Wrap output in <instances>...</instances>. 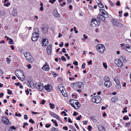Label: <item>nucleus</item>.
<instances>
[{
    "label": "nucleus",
    "instance_id": "nucleus-1",
    "mask_svg": "<svg viewBox=\"0 0 131 131\" xmlns=\"http://www.w3.org/2000/svg\"><path fill=\"white\" fill-rule=\"evenodd\" d=\"M83 84L81 82H77L72 83L71 85V87L75 90H77L78 92L80 93L83 88Z\"/></svg>",
    "mask_w": 131,
    "mask_h": 131
},
{
    "label": "nucleus",
    "instance_id": "nucleus-2",
    "mask_svg": "<svg viewBox=\"0 0 131 131\" xmlns=\"http://www.w3.org/2000/svg\"><path fill=\"white\" fill-rule=\"evenodd\" d=\"M69 103L72 106L76 109H79L80 107V104L76 100L71 99L69 101Z\"/></svg>",
    "mask_w": 131,
    "mask_h": 131
},
{
    "label": "nucleus",
    "instance_id": "nucleus-3",
    "mask_svg": "<svg viewBox=\"0 0 131 131\" xmlns=\"http://www.w3.org/2000/svg\"><path fill=\"white\" fill-rule=\"evenodd\" d=\"M16 75L18 78L21 81L25 80V76L23 72L21 70H16L15 72Z\"/></svg>",
    "mask_w": 131,
    "mask_h": 131
},
{
    "label": "nucleus",
    "instance_id": "nucleus-4",
    "mask_svg": "<svg viewBox=\"0 0 131 131\" xmlns=\"http://www.w3.org/2000/svg\"><path fill=\"white\" fill-rule=\"evenodd\" d=\"M34 32L32 34L31 39L32 40L35 41L37 40L39 37V30L38 28L34 30Z\"/></svg>",
    "mask_w": 131,
    "mask_h": 131
},
{
    "label": "nucleus",
    "instance_id": "nucleus-5",
    "mask_svg": "<svg viewBox=\"0 0 131 131\" xmlns=\"http://www.w3.org/2000/svg\"><path fill=\"white\" fill-rule=\"evenodd\" d=\"M96 50L99 53H103L105 50V47L103 45L99 44L97 46Z\"/></svg>",
    "mask_w": 131,
    "mask_h": 131
},
{
    "label": "nucleus",
    "instance_id": "nucleus-6",
    "mask_svg": "<svg viewBox=\"0 0 131 131\" xmlns=\"http://www.w3.org/2000/svg\"><path fill=\"white\" fill-rule=\"evenodd\" d=\"M104 80L105 81L104 85L105 86L107 87H109L112 86V82L110 81V78L108 77L105 76L104 78Z\"/></svg>",
    "mask_w": 131,
    "mask_h": 131
},
{
    "label": "nucleus",
    "instance_id": "nucleus-7",
    "mask_svg": "<svg viewBox=\"0 0 131 131\" xmlns=\"http://www.w3.org/2000/svg\"><path fill=\"white\" fill-rule=\"evenodd\" d=\"M24 55L26 59L28 60L29 62L31 63L34 62L33 58L28 52H25Z\"/></svg>",
    "mask_w": 131,
    "mask_h": 131
},
{
    "label": "nucleus",
    "instance_id": "nucleus-8",
    "mask_svg": "<svg viewBox=\"0 0 131 131\" xmlns=\"http://www.w3.org/2000/svg\"><path fill=\"white\" fill-rule=\"evenodd\" d=\"M93 102L96 103H100L101 101V99L100 96L97 95L93 96L92 99Z\"/></svg>",
    "mask_w": 131,
    "mask_h": 131
},
{
    "label": "nucleus",
    "instance_id": "nucleus-9",
    "mask_svg": "<svg viewBox=\"0 0 131 131\" xmlns=\"http://www.w3.org/2000/svg\"><path fill=\"white\" fill-rule=\"evenodd\" d=\"M100 25V23L96 19L93 18L92 19L91 25L92 27H95V26H98Z\"/></svg>",
    "mask_w": 131,
    "mask_h": 131
},
{
    "label": "nucleus",
    "instance_id": "nucleus-10",
    "mask_svg": "<svg viewBox=\"0 0 131 131\" xmlns=\"http://www.w3.org/2000/svg\"><path fill=\"white\" fill-rule=\"evenodd\" d=\"M2 123L5 125H8V124H11L10 121L8 118L6 117H4L2 118Z\"/></svg>",
    "mask_w": 131,
    "mask_h": 131
},
{
    "label": "nucleus",
    "instance_id": "nucleus-11",
    "mask_svg": "<svg viewBox=\"0 0 131 131\" xmlns=\"http://www.w3.org/2000/svg\"><path fill=\"white\" fill-rule=\"evenodd\" d=\"M114 62L118 67L122 68L123 66V63L119 59H116L115 60Z\"/></svg>",
    "mask_w": 131,
    "mask_h": 131
},
{
    "label": "nucleus",
    "instance_id": "nucleus-12",
    "mask_svg": "<svg viewBox=\"0 0 131 131\" xmlns=\"http://www.w3.org/2000/svg\"><path fill=\"white\" fill-rule=\"evenodd\" d=\"M35 86L39 91H41L43 89V86L42 84L40 83H36L35 84Z\"/></svg>",
    "mask_w": 131,
    "mask_h": 131
},
{
    "label": "nucleus",
    "instance_id": "nucleus-13",
    "mask_svg": "<svg viewBox=\"0 0 131 131\" xmlns=\"http://www.w3.org/2000/svg\"><path fill=\"white\" fill-rule=\"evenodd\" d=\"M43 88L48 92H50L52 89L51 86L49 84L43 86Z\"/></svg>",
    "mask_w": 131,
    "mask_h": 131
},
{
    "label": "nucleus",
    "instance_id": "nucleus-14",
    "mask_svg": "<svg viewBox=\"0 0 131 131\" xmlns=\"http://www.w3.org/2000/svg\"><path fill=\"white\" fill-rule=\"evenodd\" d=\"M60 91H61L62 95L66 97L67 96V94L66 93V90L65 89H63V87H61L60 88H59Z\"/></svg>",
    "mask_w": 131,
    "mask_h": 131
},
{
    "label": "nucleus",
    "instance_id": "nucleus-15",
    "mask_svg": "<svg viewBox=\"0 0 131 131\" xmlns=\"http://www.w3.org/2000/svg\"><path fill=\"white\" fill-rule=\"evenodd\" d=\"M52 45L50 44L47 49V52L48 55L51 54V53Z\"/></svg>",
    "mask_w": 131,
    "mask_h": 131
},
{
    "label": "nucleus",
    "instance_id": "nucleus-16",
    "mask_svg": "<svg viewBox=\"0 0 131 131\" xmlns=\"http://www.w3.org/2000/svg\"><path fill=\"white\" fill-rule=\"evenodd\" d=\"M42 45L43 46H46L48 44V39L44 38L42 40Z\"/></svg>",
    "mask_w": 131,
    "mask_h": 131
},
{
    "label": "nucleus",
    "instance_id": "nucleus-17",
    "mask_svg": "<svg viewBox=\"0 0 131 131\" xmlns=\"http://www.w3.org/2000/svg\"><path fill=\"white\" fill-rule=\"evenodd\" d=\"M42 69L45 71H48L49 69V66L48 64L46 62V64L42 68Z\"/></svg>",
    "mask_w": 131,
    "mask_h": 131
},
{
    "label": "nucleus",
    "instance_id": "nucleus-18",
    "mask_svg": "<svg viewBox=\"0 0 131 131\" xmlns=\"http://www.w3.org/2000/svg\"><path fill=\"white\" fill-rule=\"evenodd\" d=\"M12 14L13 16H16L17 14V8L15 7H14L13 8L12 12Z\"/></svg>",
    "mask_w": 131,
    "mask_h": 131
},
{
    "label": "nucleus",
    "instance_id": "nucleus-19",
    "mask_svg": "<svg viewBox=\"0 0 131 131\" xmlns=\"http://www.w3.org/2000/svg\"><path fill=\"white\" fill-rule=\"evenodd\" d=\"M125 49L127 51L131 52V46L128 44H126Z\"/></svg>",
    "mask_w": 131,
    "mask_h": 131
},
{
    "label": "nucleus",
    "instance_id": "nucleus-20",
    "mask_svg": "<svg viewBox=\"0 0 131 131\" xmlns=\"http://www.w3.org/2000/svg\"><path fill=\"white\" fill-rule=\"evenodd\" d=\"M99 10L102 14L103 15V16L105 18H107L108 17V14L107 13H106V12H105V11H104L105 12V13L104 12L102 11V10H103V9H100Z\"/></svg>",
    "mask_w": 131,
    "mask_h": 131
},
{
    "label": "nucleus",
    "instance_id": "nucleus-21",
    "mask_svg": "<svg viewBox=\"0 0 131 131\" xmlns=\"http://www.w3.org/2000/svg\"><path fill=\"white\" fill-rule=\"evenodd\" d=\"M119 60L121 61H122L124 62H126V59L125 56L124 55H122L121 56L119 57Z\"/></svg>",
    "mask_w": 131,
    "mask_h": 131
},
{
    "label": "nucleus",
    "instance_id": "nucleus-22",
    "mask_svg": "<svg viewBox=\"0 0 131 131\" xmlns=\"http://www.w3.org/2000/svg\"><path fill=\"white\" fill-rule=\"evenodd\" d=\"M115 88L116 89L120 90L121 88V86L120 83L116 84L115 85Z\"/></svg>",
    "mask_w": 131,
    "mask_h": 131
},
{
    "label": "nucleus",
    "instance_id": "nucleus-23",
    "mask_svg": "<svg viewBox=\"0 0 131 131\" xmlns=\"http://www.w3.org/2000/svg\"><path fill=\"white\" fill-rule=\"evenodd\" d=\"M113 80L115 82L116 84L120 83L119 81L117 78L116 77L114 78Z\"/></svg>",
    "mask_w": 131,
    "mask_h": 131
},
{
    "label": "nucleus",
    "instance_id": "nucleus-24",
    "mask_svg": "<svg viewBox=\"0 0 131 131\" xmlns=\"http://www.w3.org/2000/svg\"><path fill=\"white\" fill-rule=\"evenodd\" d=\"M42 30L43 32L44 33H46L48 32V29L46 27H43Z\"/></svg>",
    "mask_w": 131,
    "mask_h": 131
},
{
    "label": "nucleus",
    "instance_id": "nucleus-25",
    "mask_svg": "<svg viewBox=\"0 0 131 131\" xmlns=\"http://www.w3.org/2000/svg\"><path fill=\"white\" fill-rule=\"evenodd\" d=\"M54 15L57 17H60V14L58 13V12L57 11H56V12L54 13Z\"/></svg>",
    "mask_w": 131,
    "mask_h": 131
},
{
    "label": "nucleus",
    "instance_id": "nucleus-26",
    "mask_svg": "<svg viewBox=\"0 0 131 131\" xmlns=\"http://www.w3.org/2000/svg\"><path fill=\"white\" fill-rule=\"evenodd\" d=\"M99 17V18H101V19L103 21H104L105 20V18L104 16H103L101 15L100 14H99L98 15Z\"/></svg>",
    "mask_w": 131,
    "mask_h": 131
},
{
    "label": "nucleus",
    "instance_id": "nucleus-27",
    "mask_svg": "<svg viewBox=\"0 0 131 131\" xmlns=\"http://www.w3.org/2000/svg\"><path fill=\"white\" fill-rule=\"evenodd\" d=\"M97 4L98 6L100 8H103L104 7V5L101 2H100L99 3V4Z\"/></svg>",
    "mask_w": 131,
    "mask_h": 131
},
{
    "label": "nucleus",
    "instance_id": "nucleus-28",
    "mask_svg": "<svg viewBox=\"0 0 131 131\" xmlns=\"http://www.w3.org/2000/svg\"><path fill=\"white\" fill-rule=\"evenodd\" d=\"M112 21L113 22V24L114 25L116 26H118V24H119L118 22H116V21L113 20Z\"/></svg>",
    "mask_w": 131,
    "mask_h": 131
},
{
    "label": "nucleus",
    "instance_id": "nucleus-29",
    "mask_svg": "<svg viewBox=\"0 0 131 131\" xmlns=\"http://www.w3.org/2000/svg\"><path fill=\"white\" fill-rule=\"evenodd\" d=\"M90 118L94 122H96V119L93 116H90Z\"/></svg>",
    "mask_w": 131,
    "mask_h": 131
},
{
    "label": "nucleus",
    "instance_id": "nucleus-30",
    "mask_svg": "<svg viewBox=\"0 0 131 131\" xmlns=\"http://www.w3.org/2000/svg\"><path fill=\"white\" fill-rule=\"evenodd\" d=\"M12 129L15 130L16 129V128L14 126L10 127L9 129V131H13Z\"/></svg>",
    "mask_w": 131,
    "mask_h": 131
},
{
    "label": "nucleus",
    "instance_id": "nucleus-31",
    "mask_svg": "<svg viewBox=\"0 0 131 131\" xmlns=\"http://www.w3.org/2000/svg\"><path fill=\"white\" fill-rule=\"evenodd\" d=\"M49 105H50V107L52 109H53L54 108L55 105L54 104L50 103L49 104Z\"/></svg>",
    "mask_w": 131,
    "mask_h": 131
},
{
    "label": "nucleus",
    "instance_id": "nucleus-32",
    "mask_svg": "<svg viewBox=\"0 0 131 131\" xmlns=\"http://www.w3.org/2000/svg\"><path fill=\"white\" fill-rule=\"evenodd\" d=\"M6 59L7 63L8 64L10 63L11 61L10 59L7 58H6Z\"/></svg>",
    "mask_w": 131,
    "mask_h": 131
},
{
    "label": "nucleus",
    "instance_id": "nucleus-33",
    "mask_svg": "<svg viewBox=\"0 0 131 131\" xmlns=\"http://www.w3.org/2000/svg\"><path fill=\"white\" fill-rule=\"evenodd\" d=\"M103 67H104V68H105V69H106L107 68V65H106V64L104 62H103Z\"/></svg>",
    "mask_w": 131,
    "mask_h": 131
},
{
    "label": "nucleus",
    "instance_id": "nucleus-34",
    "mask_svg": "<svg viewBox=\"0 0 131 131\" xmlns=\"http://www.w3.org/2000/svg\"><path fill=\"white\" fill-rule=\"evenodd\" d=\"M99 131H105V128L103 127H101L99 128Z\"/></svg>",
    "mask_w": 131,
    "mask_h": 131
},
{
    "label": "nucleus",
    "instance_id": "nucleus-35",
    "mask_svg": "<svg viewBox=\"0 0 131 131\" xmlns=\"http://www.w3.org/2000/svg\"><path fill=\"white\" fill-rule=\"evenodd\" d=\"M111 100L113 102H115L116 101V99L115 97H112L111 99Z\"/></svg>",
    "mask_w": 131,
    "mask_h": 131
},
{
    "label": "nucleus",
    "instance_id": "nucleus-36",
    "mask_svg": "<svg viewBox=\"0 0 131 131\" xmlns=\"http://www.w3.org/2000/svg\"><path fill=\"white\" fill-rule=\"evenodd\" d=\"M4 13V11L1 12V10H0V16L1 15L2 16H4L5 14Z\"/></svg>",
    "mask_w": 131,
    "mask_h": 131
},
{
    "label": "nucleus",
    "instance_id": "nucleus-37",
    "mask_svg": "<svg viewBox=\"0 0 131 131\" xmlns=\"http://www.w3.org/2000/svg\"><path fill=\"white\" fill-rule=\"evenodd\" d=\"M10 5V3L9 2H8L7 3L5 4H4V6H6L7 7H8Z\"/></svg>",
    "mask_w": 131,
    "mask_h": 131
},
{
    "label": "nucleus",
    "instance_id": "nucleus-38",
    "mask_svg": "<svg viewBox=\"0 0 131 131\" xmlns=\"http://www.w3.org/2000/svg\"><path fill=\"white\" fill-rule=\"evenodd\" d=\"M9 43L10 44H13V40L11 38H9Z\"/></svg>",
    "mask_w": 131,
    "mask_h": 131
},
{
    "label": "nucleus",
    "instance_id": "nucleus-39",
    "mask_svg": "<svg viewBox=\"0 0 131 131\" xmlns=\"http://www.w3.org/2000/svg\"><path fill=\"white\" fill-rule=\"evenodd\" d=\"M53 116L54 117L56 118L57 119H59L60 118L59 116L55 114H53Z\"/></svg>",
    "mask_w": 131,
    "mask_h": 131
},
{
    "label": "nucleus",
    "instance_id": "nucleus-40",
    "mask_svg": "<svg viewBox=\"0 0 131 131\" xmlns=\"http://www.w3.org/2000/svg\"><path fill=\"white\" fill-rule=\"evenodd\" d=\"M61 60L63 61H66V58L64 56H62L61 58Z\"/></svg>",
    "mask_w": 131,
    "mask_h": 131
},
{
    "label": "nucleus",
    "instance_id": "nucleus-41",
    "mask_svg": "<svg viewBox=\"0 0 131 131\" xmlns=\"http://www.w3.org/2000/svg\"><path fill=\"white\" fill-rule=\"evenodd\" d=\"M15 116H18V117H20L21 115L20 113H19V114H18L17 112H16L15 113Z\"/></svg>",
    "mask_w": 131,
    "mask_h": 131
},
{
    "label": "nucleus",
    "instance_id": "nucleus-42",
    "mask_svg": "<svg viewBox=\"0 0 131 131\" xmlns=\"http://www.w3.org/2000/svg\"><path fill=\"white\" fill-rule=\"evenodd\" d=\"M82 117V116L81 115L79 116L78 117H77L76 119L77 120H80L81 118Z\"/></svg>",
    "mask_w": 131,
    "mask_h": 131
},
{
    "label": "nucleus",
    "instance_id": "nucleus-43",
    "mask_svg": "<svg viewBox=\"0 0 131 131\" xmlns=\"http://www.w3.org/2000/svg\"><path fill=\"white\" fill-rule=\"evenodd\" d=\"M109 3L110 5L111 6H113L114 4V3H113L111 1L109 0Z\"/></svg>",
    "mask_w": 131,
    "mask_h": 131
},
{
    "label": "nucleus",
    "instance_id": "nucleus-44",
    "mask_svg": "<svg viewBox=\"0 0 131 131\" xmlns=\"http://www.w3.org/2000/svg\"><path fill=\"white\" fill-rule=\"evenodd\" d=\"M56 1V0H49V3H50L52 4H53L54 3V2H55Z\"/></svg>",
    "mask_w": 131,
    "mask_h": 131
},
{
    "label": "nucleus",
    "instance_id": "nucleus-45",
    "mask_svg": "<svg viewBox=\"0 0 131 131\" xmlns=\"http://www.w3.org/2000/svg\"><path fill=\"white\" fill-rule=\"evenodd\" d=\"M32 83H29V85H28V86L29 87H30L31 88H32V87H34V86L33 85V84H32V86L31 85V84H32Z\"/></svg>",
    "mask_w": 131,
    "mask_h": 131
},
{
    "label": "nucleus",
    "instance_id": "nucleus-46",
    "mask_svg": "<svg viewBox=\"0 0 131 131\" xmlns=\"http://www.w3.org/2000/svg\"><path fill=\"white\" fill-rule=\"evenodd\" d=\"M123 119L125 120H126L127 119L128 120L129 119V118L128 116L127 117L126 116H125L123 117Z\"/></svg>",
    "mask_w": 131,
    "mask_h": 131
},
{
    "label": "nucleus",
    "instance_id": "nucleus-47",
    "mask_svg": "<svg viewBox=\"0 0 131 131\" xmlns=\"http://www.w3.org/2000/svg\"><path fill=\"white\" fill-rule=\"evenodd\" d=\"M88 129L89 131H91V129L92 128V127L91 125H89L88 127Z\"/></svg>",
    "mask_w": 131,
    "mask_h": 131
},
{
    "label": "nucleus",
    "instance_id": "nucleus-48",
    "mask_svg": "<svg viewBox=\"0 0 131 131\" xmlns=\"http://www.w3.org/2000/svg\"><path fill=\"white\" fill-rule=\"evenodd\" d=\"M108 107V106L107 105L106 107H104V106H102L101 107L102 110H104L105 108Z\"/></svg>",
    "mask_w": 131,
    "mask_h": 131
},
{
    "label": "nucleus",
    "instance_id": "nucleus-49",
    "mask_svg": "<svg viewBox=\"0 0 131 131\" xmlns=\"http://www.w3.org/2000/svg\"><path fill=\"white\" fill-rule=\"evenodd\" d=\"M28 125V124L27 123H24V125L23 126V127L24 128L25 127V126L26 125Z\"/></svg>",
    "mask_w": 131,
    "mask_h": 131
},
{
    "label": "nucleus",
    "instance_id": "nucleus-50",
    "mask_svg": "<svg viewBox=\"0 0 131 131\" xmlns=\"http://www.w3.org/2000/svg\"><path fill=\"white\" fill-rule=\"evenodd\" d=\"M29 122L31 123L32 124H34L35 123V122L32 119H30L29 121Z\"/></svg>",
    "mask_w": 131,
    "mask_h": 131
},
{
    "label": "nucleus",
    "instance_id": "nucleus-51",
    "mask_svg": "<svg viewBox=\"0 0 131 131\" xmlns=\"http://www.w3.org/2000/svg\"><path fill=\"white\" fill-rule=\"evenodd\" d=\"M73 63L75 66H77L78 65V62L76 61L75 62H73Z\"/></svg>",
    "mask_w": 131,
    "mask_h": 131
},
{
    "label": "nucleus",
    "instance_id": "nucleus-52",
    "mask_svg": "<svg viewBox=\"0 0 131 131\" xmlns=\"http://www.w3.org/2000/svg\"><path fill=\"white\" fill-rule=\"evenodd\" d=\"M85 63H83L82 66L81 67L83 69H84L85 68Z\"/></svg>",
    "mask_w": 131,
    "mask_h": 131
},
{
    "label": "nucleus",
    "instance_id": "nucleus-53",
    "mask_svg": "<svg viewBox=\"0 0 131 131\" xmlns=\"http://www.w3.org/2000/svg\"><path fill=\"white\" fill-rule=\"evenodd\" d=\"M26 66L28 67V68L29 69L31 68V66L30 64H29L28 65H27Z\"/></svg>",
    "mask_w": 131,
    "mask_h": 131
},
{
    "label": "nucleus",
    "instance_id": "nucleus-54",
    "mask_svg": "<svg viewBox=\"0 0 131 131\" xmlns=\"http://www.w3.org/2000/svg\"><path fill=\"white\" fill-rule=\"evenodd\" d=\"M28 117L27 115H24V119H25L27 120L28 119Z\"/></svg>",
    "mask_w": 131,
    "mask_h": 131
},
{
    "label": "nucleus",
    "instance_id": "nucleus-55",
    "mask_svg": "<svg viewBox=\"0 0 131 131\" xmlns=\"http://www.w3.org/2000/svg\"><path fill=\"white\" fill-rule=\"evenodd\" d=\"M88 122L86 121H83V124L84 125H86L87 124V123Z\"/></svg>",
    "mask_w": 131,
    "mask_h": 131
},
{
    "label": "nucleus",
    "instance_id": "nucleus-56",
    "mask_svg": "<svg viewBox=\"0 0 131 131\" xmlns=\"http://www.w3.org/2000/svg\"><path fill=\"white\" fill-rule=\"evenodd\" d=\"M116 4L117 6H119L121 5L119 1H117Z\"/></svg>",
    "mask_w": 131,
    "mask_h": 131
},
{
    "label": "nucleus",
    "instance_id": "nucleus-57",
    "mask_svg": "<svg viewBox=\"0 0 131 131\" xmlns=\"http://www.w3.org/2000/svg\"><path fill=\"white\" fill-rule=\"evenodd\" d=\"M8 91V94H12V91H11L9 89L7 90Z\"/></svg>",
    "mask_w": 131,
    "mask_h": 131
},
{
    "label": "nucleus",
    "instance_id": "nucleus-58",
    "mask_svg": "<svg viewBox=\"0 0 131 131\" xmlns=\"http://www.w3.org/2000/svg\"><path fill=\"white\" fill-rule=\"evenodd\" d=\"M63 129L65 130H67L68 129V128L67 126L63 127Z\"/></svg>",
    "mask_w": 131,
    "mask_h": 131
},
{
    "label": "nucleus",
    "instance_id": "nucleus-59",
    "mask_svg": "<svg viewBox=\"0 0 131 131\" xmlns=\"http://www.w3.org/2000/svg\"><path fill=\"white\" fill-rule=\"evenodd\" d=\"M61 114H64V116H66L67 115V114H66V112L64 111L62 112H61Z\"/></svg>",
    "mask_w": 131,
    "mask_h": 131
},
{
    "label": "nucleus",
    "instance_id": "nucleus-60",
    "mask_svg": "<svg viewBox=\"0 0 131 131\" xmlns=\"http://www.w3.org/2000/svg\"><path fill=\"white\" fill-rule=\"evenodd\" d=\"M125 43H122L120 44V46L121 47H123V46H125Z\"/></svg>",
    "mask_w": 131,
    "mask_h": 131
},
{
    "label": "nucleus",
    "instance_id": "nucleus-61",
    "mask_svg": "<svg viewBox=\"0 0 131 131\" xmlns=\"http://www.w3.org/2000/svg\"><path fill=\"white\" fill-rule=\"evenodd\" d=\"M45 100H43L42 101L41 103H40L41 104H45Z\"/></svg>",
    "mask_w": 131,
    "mask_h": 131
},
{
    "label": "nucleus",
    "instance_id": "nucleus-62",
    "mask_svg": "<svg viewBox=\"0 0 131 131\" xmlns=\"http://www.w3.org/2000/svg\"><path fill=\"white\" fill-rule=\"evenodd\" d=\"M88 63L89 65H91L92 64V61L91 60L89 61L88 62Z\"/></svg>",
    "mask_w": 131,
    "mask_h": 131
},
{
    "label": "nucleus",
    "instance_id": "nucleus-63",
    "mask_svg": "<svg viewBox=\"0 0 131 131\" xmlns=\"http://www.w3.org/2000/svg\"><path fill=\"white\" fill-rule=\"evenodd\" d=\"M59 46L61 47H62L63 45V42H62L60 44H59Z\"/></svg>",
    "mask_w": 131,
    "mask_h": 131
},
{
    "label": "nucleus",
    "instance_id": "nucleus-64",
    "mask_svg": "<svg viewBox=\"0 0 131 131\" xmlns=\"http://www.w3.org/2000/svg\"><path fill=\"white\" fill-rule=\"evenodd\" d=\"M65 50L66 49L65 48H63L62 50V51L64 53H66L67 52L66 51H65Z\"/></svg>",
    "mask_w": 131,
    "mask_h": 131
}]
</instances>
